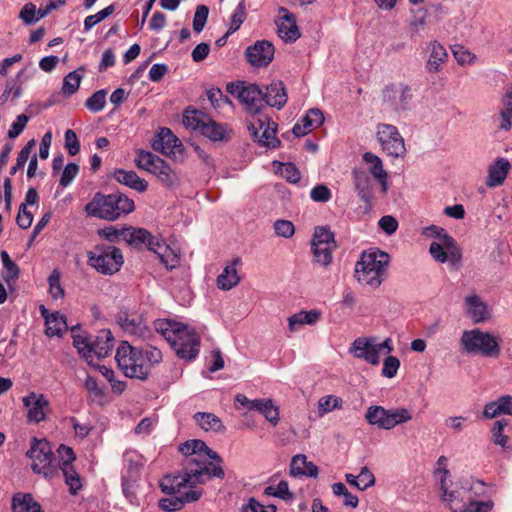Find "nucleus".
Wrapping results in <instances>:
<instances>
[{
    "instance_id": "nucleus-8",
    "label": "nucleus",
    "mask_w": 512,
    "mask_h": 512,
    "mask_svg": "<svg viewBox=\"0 0 512 512\" xmlns=\"http://www.w3.org/2000/svg\"><path fill=\"white\" fill-rule=\"evenodd\" d=\"M115 360L118 368L129 378L146 380L148 378V366L144 364L143 350L123 341L117 347Z\"/></svg>"
},
{
    "instance_id": "nucleus-1",
    "label": "nucleus",
    "mask_w": 512,
    "mask_h": 512,
    "mask_svg": "<svg viewBox=\"0 0 512 512\" xmlns=\"http://www.w3.org/2000/svg\"><path fill=\"white\" fill-rule=\"evenodd\" d=\"M179 451L185 456L181 472L167 474L159 482L161 491L172 495L159 501V507L168 512L178 511L185 504L198 501L203 494V490L196 487L198 484L225 476L222 459L204 441L188 440L179 446Z\"/></svg>"
},
{
    "instance_id": "nucleus-6",
    "label": "nucleus",
    "mask_w": 512,
    "mask_h": 512,
    "mask_svg": "<svg viewBox=\"0 0 512 512\" xmlns=\"http://www.w3.org/2000/svg\"><path fill=\"white\" fill-rule=\"evenodd\" d=\"M115 339L110 330L102 329L95 336L84 334L73 335V345L78 353L90 365L94 357L100 359L109 355L114 347Z\"/></svg>"
},
{
    "instance_id": "nucleus-42",
    "label": "nucleus",
    "mask_w": 512,
    "mask_h": 512,
    "mask_svg": "<svg viewBox=\"0 0 512 512\" xmlns=\"http://www.w3.org/2000/svg\"><path fill=\"white\" fill-rule=\"evenodd\" d=\"M337 247L322 246L319 244L311 243V249L313 253V261L322 267H327L332 262V253Z\"/></svg>"
},
{
    "instance_id": "nucleus-49",
    "label": "nucleus",
    "mask_w": 512,
    "mask_h": 512,
    "mask_svg": "<svg viewBox=\"0 0 512 512\" xmlns=\"http://www.w3.org/2000/svg\"><path fill=\"white\" fill-rule=\"evenodd\" d=\"M106 95L105 90L96 91L86 100L85 106L93 113L102 111L106 104Z\"/></svg>"
},
{
    "instance_id": "nucleus-4",
    "label": "nucleus",
    "mask_w": 512,
    "mask_h": 512,
    "mask_svg": "<svg viewBox=\"0 0 512 512\" xmlns=\"http://www.w3.org/2000/svg\"><path fill=\"white\" fill-rule=\"evenodd\" d=\"M390 256L379 249H369L361 254L355 265V277L360 284L377 288L384 280Z\"/></svg>"
},
{
    "instance_id": "nucleus-27",
    "label": "nucleus",
    "mask_w": 512,
    "mask_h": 512,
    "mask_svg": "<svg viewBox=\"0 0 512 512\" xmlns=\"http://www.w3.org/2000/svg\"><path fill=\"white\" fill-rule=\"evenodd\" d=\"M123 239L135 248H142L144 245L150 251V243L158 241L159 238L153 236L148 230L144 228H125L122 231Z\"/></svg>"
},
{
    "instance_id": "nucleus-30",
    "label": "nucleus",
    "mask_w": 512,
    "mask_h": 512,
    "mask_svg": "<svg viewBox=\"0 0 512 512\" xmlns=\"http://www.w3.org/2000/svg\"><path fill=\"white\" fill-rule=\"evenodd\" d=\"M150 251L155 253L161 263L165 265L167 269H173L178 266L180 257L172 248H170L164 241L158 239L150 243Z\"/></svg>"
},
{
    "instance_id": "nucleus-25",
    "label": "nucleus",
    "mask_w": 512,
    "mask_h": 512,
    "mask_svg": "<svg viewBox=\"0 0 512 512\" xmlns=\"http://www.w3.org/2000/svg\"><path fill=\"white\" fill-rule=\"evenodd\" d=\"M323 122L324 116L322 111L318 108H311L307 111L306 115L293 126L292 132L296 137H302L320 127Z\"/></svg>"
},
{
    "instance_id": "nucleus-7",
    "label": "nucleus",
    "mask_w": 512,
    "mask_h": 512,
    "mask_svg": "<svg viewBox=\"0 0 512 512\" xmlns=\"http://www.w3.org/2000/svg\"><path fill=\"white\" fill-rule=\"evenodd\" d=\"M183 124L191 130L198 131L213 142L228 140L232 133L227 124L218 123L198 110H186L183 115Z\"/></svg>"
},
{
    "instance_id": "nucleus-12",
    "label": "nucleus",
    "mask_w": 512,
    "mask_h": 512,
    "mask_svg": "<svg viewBox=\"0 0 512 512\" xmlns=\"http://www.w3.org/2000/svg\"><path fill=\"white\" fill-rule=\"evenodd\" d=\"M26 455L32 460L31 468L33 472L42 474L46 478L55 474L54 455L49 442L45 439L33 438Z\"/></svg>"
},
{
    "instance_id": "nucleus-13",
    "label": "nucleus",
    "mask_w": 512,
    "mask_h": 512,
    "mask_svg": "<svg viewBox=\"0 0 512 512\" xmlns=\"http://www.w3.org/2000/svg\"><path fill=\"white\" fill-rule=\"evenodd\" d=\"M116 322L125 333L139 340L148 341L153 337L143 315L135 311L121 309L116 315Z\"/></svg>"
},
{
    "instance_id": "nucleus-60",
    "label": "nucleus",
    "mask_w": 512,
    "mask_h": 512,
    "mask_svg": "<svg viewBox=\"0 0 512 512\" xmlns=\"http://www.w3.org/2000/svg\"><path fill=\"white\" fill-rule=\"evenodd\" d=\"M413 19L409 23L411 34L419 33L420 29L426 24L427 12L424 9L413 11Z\"/></svg>"
},
{
    "instance_id": "nucleus-24",
    "label": "nucleus",
    "mask_w": 512,
    "mask_h": 512,
    "mask_svg": "<svg viewBox=\"0 0 512 512\" xmlns=\"http://www.w3.org/2000/svg\"><path fill=\"white\" fill-rule=\"evenodd\" d=\"M352 178L354 188L364 203L371 206L374 200L373 182L368 172L361 169H353Z\"/></svg>"
},
{
    "instance_id": "nucleus-56",
    "label": "nucleus",
    "mask_w": 512,
    "mask_h": 512,
    "mask_svg": "<svg viewBox=\"0 0 512 512\" xmlns=\"http://www.w3.org/2000/svg\"><path fill=\"white\" fill-rule=\"evenodd\" d=\"M452 53L457 63L460 65L472 64L476 60V55L463 46L456 45L452 48Z\"/></svg>"
},
{
    "instance_id": "nucleus-44",
    "label": "nucleus",
    "mask_w": 512,
    "mask_h": 512,
    "mask_svg": "<svg viewBox=\"0 0 512 512\" xmlns=\"http://www.w3.org/2000/svg\"><path fill=\"white\" fill-rule=\"evenodd\" d=\"M0 257L5 269V273L3 275L5 282L10 283L11 281L17 280L20 274V269L17 264L11 260L7 251H1Z\"/></svg>"
},
{
    "instance_id": "nucleus-63",
    "label": "nucleus",
    "mask_w": 512,
    "mask_h": 512,
    "mask_svg": "<svg viewBox=\"0 0 512 512\" xmlns=\"http://www.w3.org/2000/svg\"><path fill=\"white\" fill-rule=\"evenodd\" d=\"M274 230L278 236L290 238L295 232L294 225L288 220H277L274 223Z\"/></svg>"
},
{
    "instance_id": "nucleus-58",
    "label": "nucleus",
    "mask_w": 512,
    "mask_h": 512,
    "mask_svg": "<svg viewBox=\"0 0 512 512\" xmlns=\"http://www.w3.org/2000/svg\"><path fill=\"white\" fill-rule=\"evenodd\" d=\"M79 173V166L76 163H68L61 174L59 184L62 187L69 186Z\"/></svg>"
},
{
    "instance_id": "nucleus-57",
    "label": "nucleus",
    "mask_w": 512,
    "mask_h": 512,
    "mask_svg": "<svg viewBox=\"0 0 512 512\" xmlns=\"http://www.w3.org/2000/svg\"><path fill=\"white\" fill-rule=\"evenodd\" d=\"M209 14V9L205 5H199L196 8L194 18H193V29L195 32L200 33L207 22Z\"/></svg>"
},
{
    "instance_id": "nucleus-15",
    "label": "nucleus",
    "mask_w": 512,
    "mask_h": 512,
    "mask_svg": "<svg viewBox=\"0 0 512 512\" xmlns=\"http://www.w3.org/2000/svg\"><path fill=\"white\" fill-rule=\"evenodd\" d=\"M411 89L407 85H391L383 90V107L387 112L401 113L410 108Z\"/></svg>"
},
{
    "instance_id": "nucleus-47",
    "label": "nucleus",
    "mask_w": 512,
    "mask_h": 512,
    "mask_svg": "<svg viewBox=\"0 0 512 512\" xmlns=\"http://www.w3.org/2000/svg\"><path fill=\"white\" fill-rule=\"evenodd\" d=\"M363 160L367 164H371L368 173L372 175L375 179L381 176L384 177V175L388 174L383 167L382 160L377 155L371 152H366L363 154Z\"/></svg>"
},
{
    "instance_id": "nucleus-48",
    "label": "nucleus",
    "mask_w": 512,
    "mask_h": 512,
    "mask_svg": "<svg viewBox=\"0 0 512 512\" xmlns=\"http://www.w3.org/2000/svg\"><path fill=\"white\" fill-rule=\"evenodd\" d=\"M263 493L266 496L277 497L285 501L293 498V494L289 490L288 482L285 480L280 481L277 486H267Z\"/></svg>"
},
{
    "instance_id": "nucleus-37",
    "label": "nucleus",
    "mask_w": 512,
    "mask_h": 512,
    "mask_svg": "<svg viewBox=\"0 0 512 512\" xmlns=\"http://www.w3.org/2000/svg\"><path fill=\"white\" fill-rule=\"evenodd\" d=\"M321 312L316 309L310 311H300L288 318V327L290 332H295L299 326L313 325L320 319Z\"/></svg>"
},
{
    "instance_id": "nucleus-62",
    "label": "nucleus",
    "mask_w": 512,
    "mask_h": 512,
    "mask_svg": "<svg viewBox=\"0 0 512 512\" xmlns=\"http://www.w3.org/2000/svg\"><path fill=\"white\" fill-rule=\"evenodd\" d=\"M277 508L275 505L270 504L267 506L262 505L255 498H250L248 503L243 506L242 512H276Z\"/></svg>"
},
{
    "instance_id": "nucleus-29",
    "label": "nucleus",
    "mask_w": 512,
    "mask_h": 512,
    "mask_svg": "<svg viewBox=\"0 0 512 512\" xmlns=\"http://www.w3.org/2000/svg\"><path fill=\"white\" fill-rule=\"evenodd\" d=\"M427 50L429 51V57L425 67L427 72H439L448 58L446 49L438 41H432L428 44Z\"/></svg>"
},
{
    "instance_id": "nucleus-61",
    "label": "nucleus",
    "mask_w": 512,
    "mask_h": 512,
    "mask_svg": "<svg viewBox=\"0 0 512 512\" xmlns=\"http://www.w3.org/2000/svg\"><path fill=\"white\" fill-rule=\"evenodd\" d=\"M399 367V359L394 356H388L383 362L382 375L387 378H393L396 376Z\"/></svg>"
},
{
    "instance_id": "nucleus-14",
    "label": "nucleus",
    "mask_w": 512,
    "mask_h": 512,
    "mask_svg": "<svg viewBox=\"0 0 512 512\" xmlns=\"http://www.w3.org/2000/svg\"><path fill=\"white\" fill-rule=\"evenodd\" d=\"M377 139L382 150L391 157H404L406 147L398 128L392 124L380 123L377 125Z\"/></svg>"
},
{
    "instance_id": "nucleus-45",
    "label": "nucleus",
    "mask_w": 512,
    "mask_h": 512,
    "mask_svg": "<svg viewBox=\"0 0 512 512\" xmlns=\"http://www.w3.org/2000/svg\"><path fill=\"white\" fill-rule=\"evenodd\" d=\"M60 469L63 473L66 484L69 486L70 493L75 495L82 487L79 474L75 471L72 465L66 464V466H60Z\"/></svg>"
},
{
    "instance_id": "nucleus-22",
    "label": "nucleus",
    "mask_w": 512,
    "mask_h": 512,
    "mask_svg": "<svg viewBox=\"0 0 512 512\" xmlns=\"http://www.w3.org/2000/svg\"><path fill=\"white\" fill-rule=\"evenodd\" d=\"M374 338L359 337L354 340L350 348V352L354 357L364 359L371 365H378L380 356L377 355L375 349Z\"/></svg>"
},
{
    "instance_id": "nucleus-10",
    "label": "nucleus",
    "mask_w": 512,
    "mask_h": 512,
    "mask_svg": "<svg viewBox=\"0 0 512 512\" xmlns=\"http://www.w3.org/2000/svg\"><path fill=\"white\" fill-rule=\"evenodd\" d=\"M136 166L155 175L166 187H173L178 184L177 173L159 156L149 151H139L135 159Z\"/></svg>"
},
{
    "instance_id": "nucleus-16",
    "label": "nucleus",
    "mask_w": 512,
    "mask_h": 512,
    "mask_svg": "<svg viewBox=\"0 0 512 512\" xmlns=\"http://www.w3.org/2000/svg\"><path fill=\"white\" fill-rule=\"evenodd\" d=\"M235 407L237 409L245 407L249 411H257L262 414L273 427L277 426L280 420L279 408L274 405L271 398L251 400L243 394H237L235 396Z\"/></svg>"
},
{
    "instance_id": "nucleus-2",
    "label": "nucleus",
    "mask_w": 512,
    "mask_h": 512,
    "mask_svg": "<svg viewBox=\"0 0 512 512\" xmlns=\"http://www.w3.org/2000/svg\"><path fill=\"white\" fill-rule=\"evenodd\" d=\"M154 327L169 342L179 358L188 361L196 358L200 348V336L197 332L168 319L156 320Z\"/></svg>"
},
{
    "instance_id": "nucleus-33",
    "label": "nucleus",
    "mask_w": 512,
    "mask_h": 512,
    "mask_svg": "<svg viewBox=\"0 0 512 512\" xmlns=\"http://www.w3.org/2000/svg\"><path fill=\"white\" fill-rule=\"evenodd\" d=\"M240 258H235L231 264L227 265L221 274L217 277V286L219 289L228 291L238 285L240 276L238 275L236 266L240 264Z\"/></svg>"
},
{
    "instance_id": "nucleus-36",
    "label": "nucleus",
    "mask_w": 512,
    "mask_h": 512,
    "mask_svg": "<svg viewBox=\"0 0 512 512\" xmlns=\"http://www.w3.org/2000/svg\"><path fill=\"white\" fill-rule=\"evenodd\" d=\"M12 512H43L30 493H16L11 501Z\"/></svg>"
},
{
    "instance_id": "nucleus-50",
    "label": "nucleus",
    "mask_w": 512,
    "mask_h": 512,
    "mask_svg": "<svg viewBox=\"0 0 512 512\" xmlns=\"http://www.w3.org/2000/svg\"><path fill=\"white\" fill-rule=\"evenodd\" d=\"M342 407V399L334 395H327L319 399L318 410L320 416Z\"/></svg>"
},
{
    "instance_id": "nucleus-46",
    "label": "nucleus",
    "mask_w": 512,
    "mask_h": 512,
    "mask_svg": "<svg viewBox=\"0 0 512 512\" xmlns=\"http://www.w3.org/2000/svg\"><path fill=\"white\" fill-rule=\"evenodd\" d=\"M313 244H319V245H326V246H332L337 247L336 241L334 239V233L327 227H316L312 242Z\"/></svg>"
},
{
    "instance_id": "nucleus-3",
    "label": "nucleus",
    "mask_w": 512,
    "mask_h": 512,
    "mask_svg": "<svg viewBox=\"0 0 512 512\" xmlns=\"http://www.w3.org/2000/svg\"><path fill=\"white\" fill-rule=\"evenodd\" d=\"M134 208L133 200L121 193L104 195L97 192L85 205L84 211L88 216L114 221L122 215L131 213Z\"/></svg>"
},
{
    "instance_id": "nucleus-34",
    "label": "nucleus",
    "mask_w": 512,
    "mask_h": 512,
    "mask_svg": "<svg viewBox=\"0 0 512 512\" xmlns=\"http://www.w3.org/2000/svg\"><path fill=\"white\" fill-rule=\"evenodd\" d=\"M114 178L117 182L138 192H144L148 187V182L145 179L140 178L137 173L132 170L128 171L124 169H117L114 172Z\"/></svg>"
},
{
    "instance_id": "nucleus-23",
    "label": "nucleus",
    "mask_w": 512,
    "mask_h": 512,
    "mask_svg": "<svg viewBox=\"0 0 512 512\" xmlns=\"http://www.w3.org/2000/svg\"><path fill=\"white\" fill-rule=\"evenodd\" d=\"M182 144L169 128H161L157 138L152 143V148L165 155H176L181 152Z\"/></svg>"
},
{
    "instance_id": "nucleus-51",
    "label": "nucleus",
    "mask_w": 512,
    "mask_h": 512,
    "mask_svg": "<svg viewBox=\"0 0 512 512\" xmlns=\"http://www.w3.org/2000/svg\"><path fill=\"white\" fill-rule=\"evenodd\" d=\"M82 75L78 71L68 73L63 79L62 90L67 95L74 94L80 86Z\"/></svg>"
},
{
    "instance_id": "nucleus-52",
    "label": "nucleus",
    "mask_w": 512,
    "mask_h": 512,
    "mask_svg": "<svg viewBox=\"0 0 512 512\" xmlns=\"http://www.w3.org/2000/svg\"><path fill=\"white\" fill-rule=\"evenodd\" d=\"M39 9L33 3H26L19 13V18L25 25H33L37 23L41 18L38 16Z\"/></svg>"
},
{
    "instance_id": "nucleus-41",
    "label": "nucleus",
    "mask_w": 512,
    "mask_h": 512,
    "mask_svg": "<svg viewBox=\"0 0 512 512\" xmlns=\"http://www.w3.org/2000/svg\"><path fill=\"white\" fill-rule=\"evenodd\" d=\"M502 109L500 110L501 123L499 128L502 130H510L512 126V89L507 90L502 98Z\"/></svg>"
},
{
    "instance_id": "nucleus-43",
    "label": "nucleus",
    "mask_w": 512,
    "mask_h": 512,
    "mask_svg": "<svg viewBox=\"0 0 512 512\" xmlns=\"http://www.w3.org/2000/svg\"><path fill=\"white\" fill-rule=\"evenodd\" d=\"M412 420V414L407 408L388 409V430Z\"/></svg>"
},
{
    "instance_id": "nucleus-19",
    "label": "nucleus",
    "mask_w": 512,
    "mask_h": 512,
    "mask_svg": "<svg viewBox=\"0 0 512 512\" xmlns=\"http://www.w3.org/2000/svg\"><path fill=\"white\" fill-rule=\"evenodd\" d=\"M23 405L28 409V422L39 423L45 420L46 414L50 411L49 401L43 394L30 392L22 399Z\"/></svg>"
},
{
    "instance_id": "nucleus-59",
    "label": "nucleus",
    "mask_w": 512,
    "mask_h": 512,
    "mask_svg": "<svg viewBox=\"0 0 512 512\" xmlns=\"http://www.w3.org/2000/svg\"><path fill=\"white\" fill-rule=\"evenodd\" d=\"M331 191L324 184H318L310 191V197L315 202L326 203L331 199Z\"/></svg>"
},
{
    "instance_id": "nucleus-53",
    "label": "nucleus",
    "mask_w": 512,
    "mask_h": 512,
    "mask_svg": "<svg viewBox=\"0 0 512 512\" xmlns=\"http://www.w3.org/2000/svg\"><path fill=\"white\" fill-rule=\"evenodd\" d=\"M246 19L245 2L242 0L236 7L231 16L230 27L227 34H232L237 31Z\"/></svg>"
},
{
    "instance_id": "nucleus-40",
    "label": "nucleus",
    "mask_w": 512,
    "mask_h": 512,
    "mask_svg": "<svg viewBox=\"0 0 512 512\" xmlns=\"http://www.w3.org/2000/svg\"><path fill=\"white\" fill-rule=\"evenodd\" d=\"M46 331L48 337L61 336L67 329L66 318L59 312L51 313L46 317Z\"/></svg>"
},
{
    "instance_id": "nucleus-31",
    "label": "nucleus",
    "mask_w": 512,
    "mask_h": 512,
    "mask_svg": "<svg viewBox=\"0 0 512 512\" xmlns=\"http://www.w3.org/2000/svg\"><path fill=\"white\" fill-rule=\"evenodd\" d=\"M511 166L507 159L499 158L489 166L486 185L496 187L501 185L506 179Z\"/></svg>"
},
{
    "instance_id": "nucleus-18",
    "label": "nucleus",
    "mask_w": 512,
    "mask_h": 512,
    "mask_svg": "<svg viewBox=\"0 0 512 512\" xmlns=\"http://www.w3.org/2000/svg\"><path fill=\"white\" fill-rule=\"evenodd\" d=\"M277 124L269 119L259 118L256 122L251 123L249 130L255 141L259 145L267 148H276L280 146V140L276 137Z\"/></svg>"
},
{
    "instance_id": "nucleus-17",
    "label": "nucleus",
    "mask_w": 512,
    "mask_h": 512,
    "mask_svg": "<svg viewBox=\"0 0 512 512\" xmlns=\"http://www.w3.org/2000/svg\"><path fill=\"white\" fill-rule=\"evenodd\" d=\"M429 253L439 263L449 262L452 266L459 265L462 252L452 236H445L443 242H432Z\"/></svg>"
},
{
    "instance_id": "nucleus-26",
    "label": "nucleus",
    "mask_w": 512,
    "mask_h": 512,
    "mask_svg": "<svg viewBox=\"0 0 512 512\" xmlns=\"http://www.w3.org/2000/svg\"><path fill=\"white\" fill-rule=\"evenodd\" d=\"M287 99V93L281 81H273L270 85L266 86L263 91L264 106L267 105L281 109L286 104Z\"/></svg>"
},
{
    "instance_id": "nucleus-39",
    "label": "nucleus",
    "mask_w": 512,
    "mask_h": 512,
    "mask_svg": "<svg viewBox=\"0 0 512 512\" xmlns=\"http://www.w3.org/2000/svg\"><path fill=\"white\" fill-rule=\"evenodd\" d=\"M194 419L205 431L223 432L225 430L220 418L213 413L197 412Z\"/></svg>"
},
{
    "instance_id": "nucleus-28",
    "label": "nucleus",
    "mask_w": 512,
    "mask_h": 512,
    "mask_svg": "<svg viewBox=\"0 0 512 512\" xmlns=\"http://www.w3.org/2000/svg\"><path fill=\"white\" fill-rule=\"evenodd\" d=\"M465 308L474 323H483L490 318L487 305L476 294L465 298Z\"/></svg>"
},
{
    "instance_id": "nucleus-32",
    "label": "nucleus",
    "mask_w": 512,
    "mask_h": 512,
    "mask_svg": "<svg viewBox=\"0 0 512 512\" xmlns=\"http://www.w3.org/2000/svg\"><path fill=\"white\" fill-rule=\"evenodd\" d=\"M318 467L312 463L307 461V457L303 454H298L294 456L291 460L290 464V475L294 477H317L318 475Z\"/></svg>"
},
{
    "instance_id": "nucleus-5",
    "label": "nucleus",
    "mask_w": 512,
    "mask_h": 512,
    "mask_svg": "<svg viewBox=\"0 0 512 512\" xmlns=\"http://www.w3.org/2000/svg\"><path fill=\"white\" fill-rule=\"evenodd\" d=\"M501 338L492 332L482 331L479 328L464 330L459 344L464 353L480 355L487 358H497L501 354Z\"/></svg>"
},
{
    "instance_id": "nucleus-11",
    "label": "nucleus",
    "mask_w": 512,
    "mask_h": 512,
    "mask_svg": "<svg viewBox=\"0 0 512 512\" xmlns=\"http://www.w3.org/2000/svg\"><path fill=\"white\" fill-rule=\"evenodd\" d=\"M226 90L238 98L248 113L259 114L264 108L263 90L256 84L244 81L230 82Z\"/></svg>"
},
{
    "instance_id": "nucleus-38",
    "label": "nucleus",
    "mask_w": 512,
    "mask_h": 512,
    "mask_svg": "<svg viewBox=\"0 0 512 512\" xmlns=\"http://www.w3.org/2000/svg\"><path fill=\"white\" fill-rule=\"evenodd\" d=\"M365 420L371 426L388 430V409L379 405H371L366 410Z\"/></svg>"
},
{
    "instance_id": "nucleus-55",
    "label": "nucleus",
    "mask_w": 512,
    "mask_h": 512,
    "mask_svg": "<svg viewBox=\"0 0 512 512\" xmlns=\"http://www.w3.org/2000/svg\"><path fill=\"white\" fill-rule=\"evenodd\" d=\"M508 425L506 420H498L494 423L492 428L493 442L501 446L503 449L507 448L508 437L503 434L505 426Z\"/></svg>"
},
{
    "instance_id": "nucleus-64",
    "label": "nucleus",
    "mask_w": 512,
    "mask_h": 512,
    "mask_svg": "<svg viewBox=\"0 0 512 512\" xmlns=\"http://www.w3.org/2000/svg\"><path fill=\"white\" fill-rule=\"evenodd\" d=\"M492 508V501H470L461 512H489Z\"/></svg>"
},
{
    "instance_id": "nucleus-21",
    "label": "nucleus",
    "mask_w": 512,
    "mask_h": 512,
    "mask_svg": "<svg viewBox=\"0 0 512 512\" xmlns=\"http://www.w3.org/2000/svg\"><path fill=\"white\" fill-rule=\"evenodd\" d=\"M280 17L276 20L277 32L286 42H295L300 38L296 16L284 7L279 8Z\"/></svg>"
},
{
    "instance_id": "nucleus-9",
    "label": "nucleus",
    "mask_w": 512,
    "mask_h": 512,
    "mask_svg": "<svg viewBox=\"0 0 512 512\" xmlns=\"http://www.w3.org/2000/svg\"><path fill=\"white\" fill-rule=\"evenodd\" d=\"M87 257L89 265L105 275L118 272L124 262L121 250L112 245H97Z\"/></svg>"
},
{
    "instance_id": "nucleus-20",
    "label": "nucleus",
    "mask_w": 512,
    "mask_h": 512,
    "mask_svg": "<svg viewBox=\"0 0 512 512\" xmlns=\"http://www.w3.org/2000/svg\"><path fill=\"white\" fill-rule=\"evenodd\" d=\"M275 49L267 40L257 41L246 49L247 61L255 67H266L274 58Z\"/></svg>"
},
{
    "instance_id": "nucleus-54",
    "label": "nucleus",
    "mask_w": 512,
    "mask_h": 512,
    "mask_svg": "<svg viewBox=\"0 0 512 512\" xmlns=\"http://www.w3.org/2000/svg\"><path fill=\"white\" fill-rule=\"evenodd\" d=\"M144 355V364L148 366V375L151 372V368L154 365L159 364L162 361V352L160 349L154 346H148L145 350H143Z\"/></svg>"
},
{
    "instance_id": "nucleus-35",
    "label": "nucleus",
    "mask_w": 512,
    "mask_h": 512,
    "mask_svg": "<svg viewBox=\"0 0 512 512\" xmlns=\"http://www.w3.org/2000/svg\"><path fill=\"white\" fill-rule=\"evenodd\" d=\"M441 490V500L446 504V506L456 512L457 506L461 503H465L468 501L470 503L471 498L468 496L469 491L465 488H455V489H449L448 486L445 488L440 489Z\"/></svg>"
}]
</instances>
